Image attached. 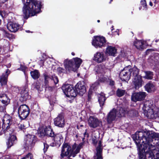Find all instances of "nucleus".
<instances>
[{
  "instance_id": "18",
  "label": "nucleus",
  "mask_w": 159,
  "mask_h": 159,
  "mask_svg": "<svg viewBox=\"0 0 159 159\" xmlns=\"http://www.w3.org/2000/svg\"><path fill=\"white\" fill-rule=\"evenodd\" d=\"M2 128L5 130H8L10 127L11 122V117L8 115H5L2 120Z\"/></svg>"
},
{
  "instance_id": "31",
  "label": "nucleus",
  "mask_w": 159,
  "mask_h": 159,
  "mask_svg": "<svg viewBox=\"0 0 159 159\" xmlns=\"http://www.w3.org/2000/svg\"><path fill=\"white\" fill-rule=\"evenodd\" d=\"M10 100L7 97V96L5 94H1L0 95V100ZM5 108L4 107H2L1 105V102H0V111L2 112L4 111L5 110Z\"/></svg>"
},
{
  "instance_id": "42",
  "label": "nucleus",
  "mask_w": 159,
  "mask_h": 159,
  "mask_svg": "<svg viewBox=\"0 0 159 159\" xmlns=\"http://www.w3.org/2000/svg\"><path fill=\"white\" fill-rule=\"evenodd\" d=\"M57 71L60 74L64 73L65 72V70L61 67H58L57 69Z\"/></svg>"
},
{
  "instance_id": "9",
  "label": "nucleus",
  "mask_w": 159,
  "mask_h": 159,
  "mask_svg": "<svg viewBox=\"0 0 159 159\" xmlns=\"http://www.w3.org/2000/svg\"><path fill=\"white\" fill-rule=\"evenodd\" d=\"M19 116L21 119H24L28 116L30 111L28 107L26 105L20 106L18 109Z\"/></svg>"
},
{
  "instance_id": "16",
  "label": "nucleus",
  "mask_w": 159,
  "mask_h": 159,
  "mask_svg": "<svg viewBox=\"0 0 159 159\" xmlns=\"http://www.w3.org/2000/svg\"><path fill=\"white\" fill-rule=\"evenodd\" d=\"M54 124L55 125L62 127L64 125V120L62 114H59L54 120Z\"/></svg>"
},
{
  "instance_id": "63",
  "label": "nucleus",
  "mask_w": 159,
  "mask_h": 159,
  "mask_svg": "<svg viewBox=\"0 0 159 159\" xmlns=\"http://www.w3.org/2000/svg\"><path fill=\"white\" fill-rule=\"evenodd\" d=\"M29 31H26V32H29Z\"/></svg>"
},
{
  "instance_id": "60",
  "label": "nucleus",
  "mask_w": 159,
  "mask_h": 159,
  "mask_svg": "<svg viewBox=\"0 0 159 159\" xmlns=\"http://www.w3.org/2000/svg\"><path fill=\"white\" fill-rule=\"evenodd\" d=\"M7 50H8V48H7ZM7 50V48H5V50Z\"/></svg>"
},
{
  "instance_id": "8",
  "label": "nucleus",
  "mask_w": 159,
  "mask_h": 159,
  "mask_svg": "<svg viewBox=\"0 0 159 159\" xmlns=\"http://www.w3.org/2000/svg\"><path fill=\"white\" fill-rule=\"evenodd\" d=\"M131 66H128L125 67L121 71L120 74V79L122 81H127L131 76Z\"/></svg>"
},
{
  "instance_id": "17",
  "label": "nucleus",
  "mask_w": 159,
  "mask_h": 159,
  "mask_svg": "<svg viewBox=\"0 0 159 159\" xmlns=\"http://www.w3.org/2000/svg\"><path fill=\"white\" fill-rule=\"evenodd\" d=\"M116 110L113 109L108 113L107 118V121L109 123H111L114 120L116 117L117 116V112Z\"/></svg>"
},
{
  "instance_id": "15",
  "label": "nucleus",
  "mask_w": 159,
  "mask_h": 159,
  "mask_svg": "<svg viewBox=\"0 0 159 159\" xmlns=\"http://www.w3.org/2000/svg\"><path fill=\"white\" fill-rule=\"evenodd\" d=\"M133 84L136 89H138L142 86L143 83L141 75L133 78Z\"/></svg>"
},
{
  "instance_id": "64",
  "label": "nucleus",
  "mask_w": 159,
  "mask_h": 159,
  "mask_svg": "<svg viewBox=\"0 0 159 159\" xmlns=\"http://www.w3.org/2000/svg\"><path fill=\"white\" fill-rule=\"evenodd\" d=\"M113 30V29H111V30Z\"/></svg>"
},
{
  "instance_id": "26",
  "label": "nucleus",
  "mask_w": 159,
  "mask_h": 159,
  "mask_svg": "<svg viewBox=\"0 0 159 159\" xmlns=\"http://www.w3.org/2000/svg\"><path fill=\"white\" fill-rule=\"evenodd\" d=\"M144 41L142 40L135 39L134 42L133 44L135 47L138 49H142L143 48Z\"/></svg>"
},
{
  "instance_id": "25",
  "label": "nucleus",
  "mask_w": 159,
  "mask_h": 159,
  "mask_svg": "<svg viewBox=\"0 0 159 159\" xmlns=\"http://www.w3.org/2000/svg\"><path fill=\"white\" fill-rule=\"evenodd\" d=\"M116 52L115 47L111 46H108L106 49V53L110 56H114Z\"/></svg>"
},
{
  "instance_id": "48",
  "label": "nucleus",
  "mask_w": 159,
  "mask_h": 159,
  "mask_svg": "<svg viewBox=\"0 0 159 159\" xmlns=\"http://www.w3.org/2000/svg\"><path fill=\"white\" fill-rule=\"evenodd\" d=\"M91 93H92L90 92H89L88 93V99L89 100V99L91 98Z\"/></svg>"
},
{
  "instance_id": "38",
  "label": "nucleus",
  "mask_w": 159,
  "mask_h": 159,
  "mask_svg": "<svg viewBox=\"0 0 159 159\" xmlns=\"http://www.w3.org/2000/svg\"><path fill=\"white\" fill-rule=\"evenodd\" d=\"M100 80L102 81L105 82L107 81V79L105 78V77L103 79H100ZM107 81L108 82H109V84L111 86H113L114 85L115 82H114L110 78H108V80Z\"/></svg>"
},
{
  "instance_id": "29",
  "label": "nucleus",
  "mask_w": 159,
  "mask_h": 159,
  "mask_svg": "<svg viewBox=\"0 0 159 159\" xmlns=\"http://www.w3.org/2000/svg\"><path fill=\"white\" fill-rule=\"evenodd\" d=\"M98 100L100 106L102 107L103 105L104 102L106 100L105 94L104 93H102L101 94H98Z\"/></svg>"
},
{
  "instance_id": "10",
  "label": "nucleus",
  "mask_w": 159,
  "mask_h": 159,
  "mask_svg": "<svg viewBox=\"0 0 159 159\" xmlns=\"http://www.w3.org/2000/svg\"><path fill=\"white\" fill-rule=\"evenodd\" d=\"M106 43V39L103 37L95 36L94 37L92 44L96 48H101L104 46Z\"/></svg>"
},
{
  "instance_id": "58",
  "label": "nucleus",
  "mask_w": 159,
  "mask_h": 159,
  "mask_svg": "<svg viewBox=\"0 0 159 159\" xmlns=\"http://www.w3.org/2000/svg\"><path fill=\"white\" fill-rule=\"evenodd\" d=\"M97 22H100V20H97Z\"/></svg>"
},
{
  "instance_id": "35",
  "label": "nucleus",
  "mask_w": 159,
  "mask_h": 159,
  "mask_svg": "<svg viewBox=\"0 0 159 159\" xmlns=\"http://www.w3.org/2000/svg\"><path fill=\"white\" fill-rule=\"evenodd\" d=\"M139 72V70L136 67H134L133 68H131V75H132L134 78L139 75H138Z\"/></svg>"
},
{
  "instance_id": "1",
  "label": "nucleus",
  "mask_w": 159,
  "mask_h": 159,
  "mask_svg": "<svg viewBox=\"0 0 159 159\" xmlns=\"http://www.w3.org/2000/svg\"><path fill=\"white\" fill-rule=\"evenodd\" d=\"M139 150V159H158L159 150V134L152 131L137 132L133 136Z\"/></svg>"
},
{
  "instance_id": "45",
  "label": "nucleus",
  "mask_w": 159,
  "mask_h": 159,
  "mask_svg": "<svg viewBox=\"0 0 159 159\" xmlns=\"http://www.w3.org/2000/svg\"><path fill=\"white\" fill-rule=\"evenodd\" d=\"M39 88V86L37 83H34L32 85V88L33 89H38Z\"/></svg>"
},
{
  "instance_id": "40",
  "label": "nucleus",
  "mask_w": 159,
  "mask_h": 159,
  "mask_svg": "<svg viewBox=\"0 0 159 159\" xmlns=\"http://www.w3.org/2000/svg\"><path fill=\"white\" fill-rule=\"evenodd\" d=\"M141 3L143 7V9H146L147 4L145 0H141Z\"/></svg>"
},
{
  "instance_id": "33",
  "label": "nucleus",
  "mask_w": 159,
  "mask_h": 159,
  "mask_svg": "<svg viewBox=\"0 0 159 159\" xmlns=\"http://www.w3.org/2000/svg\"><path fill=\"white\" fill-rule=\"evenodd\" d=\"M105 68L104 66H96L95 70L97 73L103 74L105 71Z\"/></svg>"
},
{
  "instance_id": "46",
  "label": "nucleus",
  "mask_w": 159,
  "mask_h": 159,
  "mask_svg": "<svg viewBox=\"0 0 159 159\" xmlns=\"http://www.w3.org/2000/svg\"><path fill=\"white\" fill-rule=\"evenodd\" d=\"M99 84L98 82H95L94 84H93L91 86V88H93L95 86H97Z\"/></svg>"
},
{
  "instance_id": "24",
  "label": "nucleus",
  "mask_w": 159,
  "mask_h": 159,
  "mask_svg": "<svg viewBox=\"0 0 159 159\" xmlns=\"http://www.w3.org/2000/svg\"><path fill=\"white\" fill-rule=\"evenodd\" d=\"M19 25L16 23H9L7 25L8 29L11 32H16L19 27Z\"/></svg>"
},
{
  "instance_id": "37",
  "label": "nucleus",
  "mask_w": 159,
  "mask_h": 159,
  "mask_svg": "<svg viewBox=\"0 0 159 159\" xmlns=\"http://www.w3.org/2000/svg\"><path fill=\"white\" fill-rule=\"evenodd\" d=\"M125 93V91L120 89H118L116 92V95L118 97H121L124 95Z\"/></svg>"
},
{
  "instance_id": "44",
  "label": "nucleus",
  "mask_w": 159,
  "mask_h": 159,
  "mask_svg": "<svg viewBox=\"0 0 159 159\" xmlns=\"http://www.w3.org/2000/svg\"><path fill=\"white\" fill-rule=\"evenodd\" d=\"M26 128V126L24 124H19L18 125V128L20 130L24 129Z\"/></svg>"
},
{
  "instance_id": "59",
  "label": "nucleus",
  "mask_w": 159,
  "mask_h": 159,
  "mask_svg": "<svg viewBox=\"0 0 159 159\" xmlns=\"http://www.w3.org/2000/svg\"><path fill=\"white\" fill-rule=\"evenodd\" d=\"M155 42H158V40H155Z\"/></svg>"
},
{
  "instance_id": "57",
  "label": "nucleus",
  "mask_w": 159,
  "mask_h": 159,
  "mask_svg": "<svg viewBox=\"0 0 159 159\" xmlns=\"http://www.w3.org/2000/svg\"><path fill=\"white\" fill-rule=\"evenodd\" d=\"M84 139H85V138H82V140H83V141H84Z\"/></svg>"
},
{
  "instance_id": "21",
  "label": "nucleus",
  "mask_w": 159,
  "mask_h": 159,
  "mask_svg": "<svg viewBox=\"0 0 159 159\" xmlns=\"http://www.w3.org/2000/svg\"><path fill=\"white\" fill-rule=\"evenodd\" d=\"M44 76L45 79V82L46 84H48L49 80L53 81L55 84H57L58 82L57 77L55 75H52L51 76H50L45 74Z\"/></svg>"
},
{
  "instance_id": "11",
  "label": "nucleus",
  "mask_w": 159,
  "mask_h": 159,
  "mask_svg": "<svg viewBox=\"0 0 159 159\" xmlns=\"http://www.w3.org/2000/svg\"><path fill=\"white\" fill-rule=\"evenodd\" d=\"M93 60L96 62L99 63L105 61L106 57L103 52H97L94 54Z\"/></svg>"
},
{
  "instance_id": "12",
  "label": "nucleus",
  "mask_w": 159,
  "mask_h": 159,
  "mask_svg": "<svg viewBox=\"0 0 159 159\" xmlns=\"http://www.w3.org/2000/svg\"><path fill=\"white\" fill-rule=\"evenodd\" d=\"M146 96V93L144 92H140L138 93H135L132 95L131 99L132 101L136 102L138 101H141L143 100Z\"/></svg>"
},
{
  "instance_id": "7",
  "label": "nucleus",
  "mask_w": 159,
  "mask_h": 159,
  "mask_svg": "<svg viewBox=\"0 0 159 159\" xmlns=\"http://www.w3.org/2000/svg\"><path fill=\"white\" fill-rule=\"evenodd\" d=\"M62 89L66 97L71 99L74 98L77 95V92L72 85L69 84L64 85Z\"/></svg>"
},
{
  "instance_id": "50",
  "label": "nucleus",
  "mask_w": 159,
  "mask_h": 159,
  "mask_svg": "<svg viewBox=\"0 0 159 159\" xmlns=\"http://www.w3.org/2000/svg\"><path fill=\"white\" fill-rule=\"evenodd\" d=\"M39 159H44V157L43 155H41L39 157Z\"/></svg>"
},
{
  "instance_id": "22",
  "label": "nucleus",
  "mask_w": 159,
  "mask_h": 159,
  "mask_svg": "<svg viewBox=\"0 0 159 159\" xmlns=\"http://www.w3.org/2000/svg\"><path fill=\"white\" fill-rule=\"evenodd\" d=\"M16 142V136L11 135L6 142L7 148H9L13 146Z\"/></svg>"
},
{
  "instance_id": "53",
  "label": "nucleus",
  "mask_w": 159,
  "mask_h": 159,
  "mask_svg": "<svg viewBox=\"0 0 159 159\" xmlns=\"http://www.w3.org/2000/svg\"><path fill=\"white\" fill-rule=\"evenodd\" d=\"M11 66V65L9 64H8L7 66V68H9V67H10Z\"/></svg>"
},
{
  "instance_id": "27",
  "label": "nucleus",
  "mask_w": 159,
  "mask_h": 159,
  "mask_svg": "<svg viewBox=\"0 0 159 159\" xmlns=\"http://www.w3.org/2000/svg\"><path fill=\"white\" fill-rule=\"evenodd\" d=\"M146 90L148 92H154L156 90L154 85L152 83L149 82L145 86Z\"/></svg>"
},
{
  "instance_id": "6",
  "label": "nucleus",
  "mask_w": 159,
  "mask_h": 159,
  "mask_svg": "<svg viewBox=\"0 0 159 159\" xmlns=\"http://www.w3.org/2000/svg\"><path fill=\"white\" fill-rule=\"evenodd\" d=\"M37 141V137L34 135L27 134L25 138L24 147L26 149H31L34 146Z\"/></svg>"
},
{
  "instance_id": "14",
  "label": "nucleus",
  "mask_w": 159,
  "mask_h": 159,
  "mask_svg": "<svg viewBox=\"0 0 159 159\" xmlns=\"http://www.w3.org/2000/svg\"><path fill=\"white\" fill-rule=\"evenodd\" d=\"M29 89L28 85L26 84L25 86L20 88V89L21 98H22V100L24 101L27 100L29 97Z\"/></svg>"
},
{
  "instance_id": "20",
  "label": "nucleus",
  "mask_w": 159,
  "mask_h": 159,
  "mask_svg": "<svg viewBox=\"0 0 159 159\" xmlns=\"http://www.w3.org/2000/svg\"><path fill=\"white\" fill-rule=\"evenodd\" d=\"M101 143V141H99L98 142V146L96 148L97 153L96 155L94 157V159H102Z\"/></svg>"
},
{
  "instance_id": "56",
  "label": "nucleus",
  "mask_w": 159,
  "mask_h": 159,
  "mask_svg": "<svg viewBox=\"0 0 159 159\" xmlns=\"http://www.w3.org/2000/svg\"><path fill=\"white\" fill-rule=\"evenodd\" d=\"M71 54L72 55L74 56L75 55V53L73 52H72L71 53Z\"/></svg>"
},
{
  "instance_id": "30",
  "label": "nucleus",
  "mask_w": 159,
  "mask_h": 159,
  "mask_svg": "<svg viewBox=\"0 0 159 159\" xmlns=\"http://www.w3.org/2000/svg\"><path fill=\"white\" fill-rule=\"evenodd\" d=\"M46 135L50 137H54V134L50 126L47 127L44 129Z\"/></svg>"
},
{
  "instance_id": "52",
  "label": "nucleus",
  "mask_w": 159,
  "mask_h": 159,
  "mask_svg": "<svg viewBox=\"0 0 159 159\" xmlns=\"http://www.w3.org/2000/svg\"><path fill=\"white\" fill-rule=\"evenodd\" d=\"M26 69V67L25 66H23V68H22V70L23 71L25 70Z\"/></svg>"
},
{
  "instance_id": "5",
  "label": "nucleus",
  "mask_w": 159,
  "mask_h": 159,
  "mask_svg": "<svg viewBox=\"0 0 159 159\" xmlns=\"http://www.w3.org/2000/svg\"><path fill=\"white\" fill-rule=\"evenodd\" d=\"M82 62V60L78 57L66 61L65 62L66 69L69 71H75L79 67Z\"/></svg>"
},
{
  "instance_id": "41",
  "label": "nucleus",
  "mask_w": 159,
  "mask_h": 159,
  "mask_svg": "<svg viewBox=\"0 0 159 159\" xmlns=\"http://www.w3.org/2000/svg\"><path fill=\"white\" fill-rule=\"evenodd\" d=\"M38 135L39 137H42L43 136L46 135L45 132L44 131V130L40 131L39 132L38 134Z\"/></svg>"
},
{
  "instance_id": "55",
  "label": "nucleus",
  "mask_w": 159,
  "mask_h": 159,
  "mask_svg": "<svg viewBox=\"0 0 159 159\" xmlns=\"http://www.w3.org/2000/svg\"><path fill=\"white\" fill-rule=\"evenodd\" d=\"M6 158H7V159H11V158L9 157H6Z\"/></svg>"
},
{
  "instance_id": "54",
  "label": "nucleus",
  "mask_w": 159,
  "mask_h": 159,
  "mask_svg": "<svg viewBox=\"0 0 159 159\" xmlns=\"http://www.w3.org/2000/svg\"><path fill=\"white\" fill-rule=\"evenodd\" d=\"M93 32H94V30H91V31H90V33H91V34H92V33H93Z\"/></svg>"
},
{
  "instance_id": "23",
  "label": "nucleus",
  "mask_w": 159,
  "mask_h": 159,
  "mask_svg": "<svg viewBox=\"0 0 159 159\" xmlns=\"http://www.w3.org/2000/svg\"><path fill=\"white\" fill-rule=\"evenodd\" d=\"M10 73V71L7 69L5 73L3 74L0 78V82L2 85H5L6 84L7 81V79L8 75Z\"/></svg>"
},
{
  "instance_id": "39",
  "label": "nucleus",
  "mask_w": 159,
  "mask_h": 159,
  "mask_svg": "<svg viewBox=\"0 0 159 159\" xmlns=\"http://www.w3.org/2000/svg\"><path fill=\"white\" fill-rule=\"evenodd\" d=\"M1 30L3 31L4 33V35L5 37L9 39H10L11 37V34L7 33L3 28H1Z\"/></svg>"
},
{
  "instance_id": "43",
  "label": "nucleus",
  "mask_w": 159,
  "mask_h": 159,
  "mask_svg": "<svg viewBox=\"0 0 159 159\" xmlns=\"http://www.w3.org/2000/svg\"><path fill=\"white\" fill-rule=\"evenodd\" d=\"M44 148L43 151L44 153H45L49 147V145L46 143H44Z\"/></svg>"
},
{
  "instance_id": "4",
  "label": "nucleus",
  "mask_w": 159,
  "mask_h": 159,
  "mask_svg": "<svg viewBox=\"0 0 159 159\" xmlns=\"http://www.w3.org/2000/svg\"><path fill=\"white\" fill-rule=\"evenodd\" d=\"M153 107L149 101H146L143 107L144 115L149 118L155 117L154 114L159 113V108H153Z\"/></svg>"
},
{
  "instance_id": "36",
  "label": "nucleus",
  "mask_w": 159,
  "mask_h": 159,
  "mask_svg": "<svg viewBox=\"0 0 159 159\" xmlns=\"http://www.w3.org/2000/svg\"><path fill=\"white\" fill-rule=\"evenodd\" d=\"M30 74L32 77L34 79H38L39 76L38 71L36 70L30 72Z\"/></svg>"
},
{
  "instance_id": "47",
  "label": "nucleus",
  "mask_w": 159,
  "mask_h": 159,
  "mask_svg": "<svg viewBox=\"0 0 159 159\" xmlns=\"http://www.w3.org/2000/svg\"><path fill=\"white\" fill-rule=\"evenodd\" d=\"M84 137L88 138V136H89V135H88V134L86 132H85L84 133Z\"/></svg>"
},
{
  "instance_id": "32",
  "label": "nucleus",
  "mask_w": 159,
  "mask_h": 159,
  "mask_svg": "<svg viewBox=\"0 0 159 159\" xmlns=\"http://www.w3.org/2000/svg\"><path fill=\"white\" fill-rule=\"evenodd\" d=\"M116 111H118L117 112L118 117H120L124 116L127 112L125 109L123 108L119 107L118 108Z\"/></svg>"
},
{
  "instance_id": "49",
  "label": "nucleus",
  "mask_w": 159,
  "mask_h": 159,
  "mask_svg": "<svg viewBox=\"0 0 159 159\" xmlns=\"http://www.w3.org/2000/svg\"><path fill=\"white\" fill-rule=\"evenodd\" d=\"M8 0H0V3H4L7 1Z\"/></svg>"
},
{
  "instance_id": "13",
  "label": "nucleus",
  "mask_w": 159,
  "mask_h": 159,
  "mask_svg": "<svg viewBox=\"0 0 159 159\" xmlns=\"http://www.w3.org/2000/svg\"><path fill=\"white\" fill-rule=\"evenodd\" d=\"M89 125L91 128H95L101 124V122L94 116H90L88 120Z\"/></svg>"
},
{
  "instance_id": "62",
  "label": "nucleus",
  "mask_w": 159,
  "mask_h": 159,
  "mask_svg": "<svg viewBox=\"0 0 159 159\" xmlns=\"http://www.w3.org/2000/svg\"><path fill=\"white\" fill-rule=\"evenodd\" d=\"M1 34H0V40H1Z\"/></svg>"
},
{
  "instance_id": "28",
  "label": "nucleus",
  "mask_w": 159,
  "mask_h": 159,
  "mask_svg": "<svg viewBox=\"0 0 159 159\" xmlns=\"http://www.w3.org/2000/svg\"><path fill=\"white\" fill-rule=\"evenodd\" d=\"M54 140L58 144L61 143L63 141V137L61 134H58L54 135Z\"/></svg>"
},
{
  "instance_id": "51",
  "label": "nucleus",
  "mask_w": 159,
  "mask_h": 159,
  "mask_svg": "<svg viewBox=\"0 0 159 159\" xmlns=\"http://www.w3.org/2000/svg\"><path fill=\"white\" fill-rule=\"evenodd\" d=\"M149 5L150 6H153V4L151 2H149Z\"/></svg>"
},
{
  "instance_id": "61",
  "label": "nucleus",
  "mask_w": 159,
  "mask_h": 159,
  "mask_svg": "<svg viewBox=\"0 0 159 159\" xmlns=\"http://www.w3.org/2000/svg\"><path fill=\"white\" fill-rule=\"evenodd\" d=\"M112 1V0H111L110 3H111V2Z\"/></svg>"
},
{
  "instance_id": "19",
  "label": "nucleus",
  "mask_w": 159,
  "mask_h": 159,
  "mask_svg": "<svg viewBox=\"0 0 159 159\" xmlns=\"http://www.w3.org/2000/svg\"><path fill=\"white\" fill-rule=\"evenodd\" d=\"M75 89L77 93L82 95L86 91V88L84 84L81 82H79L75 85Z\"/></svg>"
},
{
  "instance_id": "3",
  "label": "nucleus",
  "mask_w": 159,
  "mask_h": 159,
  "mask_svg": "<svg viewBox=\"0 0 159 159\" xmlns=\"http://www.w3.org/2000/svg\"><path fill=\"white\" fill-rule=\"evenodd\" d=\"M81 148V145H79L77 147L74 145L71 148L70 144L67 143H64L62 146L61 157L63 158L68 156H73L78 153Z\"/></svg>"
},
{
  "instance_id": "34",
  "label": "nucleus",
  "mask_w": 159,
  "mask_h": 159,
  "mask_svg": "<svg viewBox=\"0 0 159 159\" xmlns=\"http://www.w3.org/2000/svg\"><path fill=\"white\" fill-rule=\"evenodd\" d=\"M145 75L143 77V78L148 80L152 79L153 75V73L150 71H145Z\"/></svg>"
},
{
  "instance_id": "2",
  "label": "nucleus",
  "mask_w": 159,
  "mask_h": 159,
  "mask_svg": "<svg viewBox=\"0 0 159 159\" xmlns=\"http://www.w3.org/2000/svg\"><path fill=\"white\" fill-rule=\"evenodd\" d=\"M24 4L22 8L23 16L27 19L30 16H33L40 11L42 6L40 2L36 0H22Z\"/></svg>"
}]
</instances>
